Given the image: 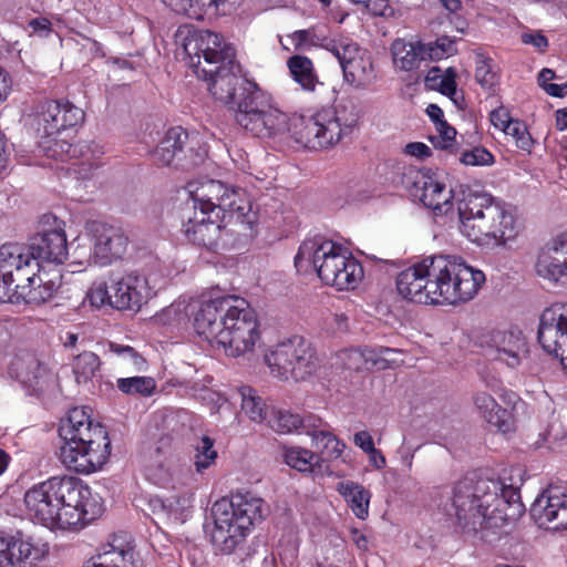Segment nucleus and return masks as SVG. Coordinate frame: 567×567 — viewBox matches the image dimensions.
Listing matches in <instances>:
<instances>
[{"mask_svg": "<svg viewBox=\"0 0 567 567\" xmlns=\"http://www.w3.org/2000/svg\"><path fill=\"white\" fill-rule=\"evenodd\" d=\"M176 38L189 59V66L208 83L212 95L228 106L245 131L260 138L289 135L309 150L326 148L338 142V126L327 124L326 113L319 111L306 117L288 115L271 106L256 83L240 76L235 49L217 33L183 27Z\"/></svg>", "mask_w": 567, "mask_h": 567, "instance_id": "nucleus-1", "label": "nucleus"}, {"mask_svg": "<svg viewBox=\"0 0 567 567\" xmlns=\"http://www.w3.org/2000/svg\"><path fill=\"white\" fill-rule=\"evenodd\" d=\"M452 506L464 532L493 543L525 512L519 489L497 478L465 476L453 488Z\"/></svg>", "mask_w": 567, "mask_h": 567, "instance_id": "nucleus-2", "label": "nucleus"}, {"mask_svg": "<svg viewBox=\"0 0 567 567\" xmlns=\"http://www.w3.org/2000/svg\"><path fill=\"white\" fill-rule=\"evenodd\" d=\"M194 328L234 358L251 352L259 340L255 310L244 299L231 296L203 302L195 313Z\"/></svg>", "mask_w": 567, "mask_h": 567, "instance_id": "nucleus-3", "label": "nucleus"}, {"mask_svg": "<svg viewBox=\"0 0 567 567\" xmlns=\"http://www.w3.org/2000/svg\"><path fill=\"white\" fill-rule=\"evenodd\" d=\"M91 491L74 476H53L24 494V505L33 520L50 529L83 526L89 516Z\"/></svg>", "mask_w": 567, "mask_h": 567, "instance_id": "nucleus-4", "label": "nucleus"}, {"mask_svg": "<svg viewBox=\"0 0 567 567\" xmlns=\"http://www.w3.org/2000/svg\"><path fill=\"white\" fill-rule=\"evenodd\" d=\"M63 445L60 460L70 470L91 474L101 468L111 454V441L105 427L93 424L83 409L70 410L59 427Z\"/></svg>", "mask_w": 567, "mask_h": 567, "instance_id": "nucleus-5", "label": "nucleus"}, {"mask_svg": "<svg viewBox=\"0 0 567 567\" xmlns=\"http://www.w3.org/2000/svg\"><path fill=\"white\" fill-rule=\"evenodd\" d=\"M298 271L313 269L326 285L338 290L354 289L363 277L359 261L331 240L320 237L302 241L295 257Z\"/></svg>", "mask_w": 567, "mask_h": 567, "instance_id": "nucleus-6", "label": "nucleus"}, {"mask_svg": "<svg viewBox=\"0 0 567 567\" xmlns=\"http://www.w3.org/2000/svg\"><path fill=\"white\" fill-rule=\"evenodd\" d=\"M461 231L472 241L505 245L517 235L514 216L488 194H468L458 202Z\"/></svg>", "mask_w": 567, "mask_h": 567, "instance_id": "nucleus-7", "label": "nucleus"}, {"mask_svg": "<svg viewBox=\"0 0 567 567\" xmlns=\"http://www.w3.org/2000/svg\"><path fill=\"white\" fill-rule=\"evenodd\" d=\"M265 511L264 501L249 492L215 502L212 507L215 525L212 543L215 549L224 555L233 554L245 543L251 526L261 520Z\"/></svg>", "mask_w": 567, "mask_h": 567, "instance_id": "nucleus-8", "label": "nucleus"}, {"mask_svg": "<svg viewBox=\"0 0 567 567\" xmlns=\"http://www.w3.org/2000/svg\"><path fill=\"white\" fill-rule=\"evenodd\" d=\"M436 305H456L474 298L485 282L483 271L468 266L461 257H429L426 269Z\"/></svg>", "mask_w": 567, "mask_h": 567, "instance_id": "nucleus-9", "label": "nucleus"}, {"mask_svg": "<svg viewBox=\"0 0 567 567\" xmlns=\"http://www.w3.org/2000/svg\"><path fill=\"white\" fill-rule=\"evenodd\" d=\"M11 252L4 249L1 256H7L11 260L0 261V301L20 303L21 301L30 305H41L52 298L58 286L53 280L43 281L37 276L38 264L22 261L16 254L18 248H11Z\"/></svg>", "mask_w": 567, "mask_h": 567, "instance_id": "nucleus-10", "label": "nucleus"}, {"mask_svg": "<svg viewBox=\"0 0 567 567\" xmlns=\"http://www.w3.org/2000/svg\"><path fill=\"white\" fill-rule=\"evenodd\" d=\"M189 194L194 210L224 216L229 224H240L245 230H251L256 223V213L241 188L228 186L220 181L207 179L196 186L190 185Z\"/></svg>", "mask_w": 567, "mask_h": 567, "instance_id": "nucleus-11", "label": "nucleus"}, {"mask_svg": "<svg viewBox=\"0 0 567 567\" xmlns=\"http://www.w3.org/2000/svg\"><path fill=\"white\" fill-rule=\"evenodd\" d=\"M265 361L271 373L281 380L303 381L318 368L315 349L299 336L278 343L265 354Z\"/></svg>", "mask_w": 567, "mask_h": 567, "instance_id": "nucleus-12", "label": "nucleus"}, {"mask_svg": "<svg viewBox=\"0 0 567 567\" xmlns=\"http://www.w3.org/2000/svg\"><path fill=\"white\" fill-rule=\"evenodd\" d=\"M214 214L194 210V216L184 224V233L189 241L199 247L218 252L229 250L239 240L240 224H229L224 216L213 219Z\"/></svg>", "mask_w": 567, "mask_h": 567, "instance_id": "nucleus-13", "label": "nucleus"}, {"mask_svg": "<svg viewBox=\"0 0 567 567\" xmlns=\"http://www.w3.org/2000/svg\"><path fill=\"white\" fill-rule=\"evenodd\" d=\"M181 126L169 128L152 153L155 164L188 169L204 162L205 150Z\"/></svg>", "mask_w": 567, "mask_h": 567, "instance_id": "nucleus-14", "label": "nucleus"}, {"mask_svg": "<svg viewBox=\"0 0 567 567\" xmlns=\"http://www.w3.org/2000/svg\"><path fill=\"white\" fill-rule=\"evenodd\" d=\"M18 248V254L22 261H35L38 264V269H40V265L42 261L62 264L68 257V244L64 230L62 228L48 229L37 233L29 240L27 246H22L19 244H4L0 247V252L4 249L7 252H11L10 248ZM2 255V254H0ZM9 262L11 260L7 256H0V261L2 259Z\"/></svg>", "mask_w": 567, "mask_h": 567, "instance_id": "nucleus-15", "label": "nucleus"}, {"mask_svg": "<svg viewBox=\"0 0 567 567\" xmlns=\"http://www.w3.org/2000/svg\"><path fill=\"white\" fill-rule=\"evenodd\" d=\"M84 120V112L68 100H45L35 109V124L43 136H53L75 127Z\"/></svg>", "mask_w": 567, "mask_h": 567, "instance_id": "nucleus-16", "label": "nucleus"}, {"mask_svg": "<svg viewBox=\"0 0 567 567\" xmlns=\"http://www.w3.org/2000/svg\"><path fill=\"white\" fill-rule=\"evenodd\" d=\"M482 347L489 360L516 368L527 357L528 347L523 332L517 329L493 330L482 339Z\"/></svg>", "mask_w": 567, "mask_h": 567, "instance_id": "nucleus-17", "label": "nucleus"}, {"mask_svg": "<svg viewBox=\"0 0 567 567\" xmlns=\"http://www.w3.org/2000/svg\"><path fill=\"white\" fill-rule=\"evenodd\" d=\"M537 339L542 348L556 358L567 359V306L546 308L539 318Z\"/></svg>", "mask_w": 567, "mask_h": 567, "instance_id": "nucleus-18", "label": "nucleus"}, {"mask_svg": "<svg viewBox=\"0 0 567 567\" xmlns=\"http://www.w3.org/2000/svg\"><path fill=\"white\" fill-rule=\"evenodd\" d=\"M530 515L540 527L567 529V486L549 485L532 504Z\"/></svg>", "mask_w": 567, "mask_h": 567, "instance_id": "nucleus-19", "label": "nucleus"}, {"mask_svg": "<svg viewBox=\"0 0 567 567\" xmlns=\"http://www.w3.org/2000/svg\"><path fill=\"white\" fill-rule=\"evenodd\" d=\"M91 231L94 238V249L90 258H93L95 264L105 266L125 254L128 238L121 228L94 221L91 225Z\"/></svg>", "mask_w": 567, "mask_h": 567, "instance_id": "nucleus-20", "label": "nucleus"}, {"mask_svg": "<svg viewBox=\"0 0 567 567\" xmlns=\"http://www.w3.org/2000/svg\"><path fill=\"white\" fill-rule=\"evenodd\" d=\"M427 266L429 257L399 274L396 288L404 299L421 305H436L430 287V276L426 274Z\"/></svg>", "mask_w": 567, "mask_h": 567, "instance_id": "nucleus-21", "label": "nucleus"}, {"mask_svg": "<svg viewBox=\"0 0 567 567\" xmlns=\"http://www.w3.org/2000/svg\"><path fill=\"white\" fill-rule=\"evenodd\" d=\"M112 308L117 310H140L151 297V288L143 276L130 274L111 279Z\"/></svg>", "mask_w": 567, "mask_h": 567, "instance_id": "nucleus-22", "label": "nucleus"}, {"mask_svg": "<svg viewBox=\"0 0 567 567\" xmlns=\"http://www.w3.org/2000/svg\"><path fill=\"white\" fill-rule=\"evenodd\" d=\"M86 567H142V564L131 537L121 533L113 535Z\"/></svg>", "mask_w": 567, "mask_h": 567, "instance_id": "nucleus-23", "label": "nucleus"}, {"mask_svg": "<svg viewBox=\"0 0 567 567\" xmlns=\"http://www.w3.org/2000/svg\"><path fill=\"white\" fill-rule=\"evenodd\" d=\"M41 550L21 533L11 536L0 530V567H35Z\"/></svg>", "mask_w": 567, "mask_h": 567, "instance_id": "nucleus-24", "label": "nucleus"}, {"mask_svg": "<svg viewBox=\"0 0 567 567\" xmlns=\"http://www.w3.org/2000/svg\"><path fill=\"white\" fill-rule=\"evenodd\" d=\"M474 404L485 421L503 433L511 432L514 425L512 412L497 404L495 399L487 392H477Z\"/></svg>", "mask_w": 567, "mask_h": 567, "instance_id": "nucleus-25", "label": "nucleus"}, {"mask_svg": "<svg viewBox=\"0 0 567 567\" xmlns=\"http://www.w3.org/2000/svg\"><path fill=\"white\" fill-rule=\"evenodd\" d=\"M329 116L327 124L337 125V141L339 142L343 135L349 134L355 127L361 118L359 105L351 99L340 100L333 110H321Z\"/></svg>", "mask_w": 567, "mask_h": 567, "instance_id": "nucleus-26", "label": "nucleus"}, {"mask_svg": "<svg viewBox=\"0 0 567 567\" xmlns=\"http://www.w3.org/2000/svg\"><path fill=\"white\" fill-rule=\"evenodd\" d=\"M452 197V189H446L443 183L427 176L426 185L422 184L414 199L422 203L424 207L435 212V214L442 215L449 212Z\"/></svg>", "mask_w": 567, "mask_h": 567, "instance_id": "nucleus-27", "label": "nucleus"}, {"mask_svg": "<svg viewBox=\"0 0 567 567\" xmlns=\"http://www.w3.org/2000/svg\"><path fill=\"white\" fill-rule=\"evenodd\" d=\"M392 54L395 65L402 71L417 69L422 61L429 59L425 44L396 40L392 44Z\"/></svg>", "mask_w": 567, "mask_h": 567, "instance_id": "nucleus-28", "label": "nucleus"}, {"mask_svg": "<svg viewBox=\"0 0 567 567\" xmlns=\"http://www.w3.org/2000/svg\"><path fill=\"white\" fill-rule=\"evenodd\" d=\"M337 491L349 504L353 514L360 519H365L369 514L370 492L353 481L339 482Z\"/></svg>", "mask_w": 567, "mask_h": 567, "instance_id": "nucleus-29", "label": "nucleus"}, {"mask_svg": "<svg viewBox=\"0 0 567 567\" xmlns=\"http://www.w3.org/2000/svg\"><path fill=\"white\" fill-rule=\"evenodd\" d=\"M287 66L291 78L302 90L313 92L318 84H322L318 79L312 61L308 56L292 55L287 60Z\"/></svg>", "mask_w": 567, "mask_h": 567, "instance_id": "nucleus-30", "label": "nucleus"}, {"mask_svg": "<svg viewBox=\"0 0 567 567\" xmlns=\"http://www.w3.org/2000/svg\"><path fill=\"white\" fill-rule=\"evenodd\" d=\"M392 183L401 185L414 198L422 184L425 186L427 175L415 166L398 163L392 167Z\"/></svg>", "mask_w": 567, "mask_h": 567, "instance_id": "nucleus-31", "label": "nucleus"}, {"mask_svg": "<svg viewBox=\"0 0 567 567\" xmlns=\"http://www.w3.org/2000/svg\"><path fill=\"white\" fill-rule=\"evenodd\" d=\"M321 460L318 453L301 447H290L284 453L285 463L303 473H322Z\"/></svg>", "mask_w": 567, "mask_h": 567, "instance_id": "nucleus-32", "label": "nucleus"}, {"mask_svg": "<svg viewBox=\"0 0 567 567\" xmlns=\"http://www.w3.org/2000/svg\"><path fill=\"white\" fill-rule=\"evenodd\" d=\"M347 83L357 89H367L375 80L373 63L370 58L360 56L342 69Z\"/></svg>", "mask_w": 567, "mask_h": 567, "instance_id": "nucleus-33", "label": "nucleus"}, {"mask_svg": "<svg viewBox=\"0 0 567 567\" xmlns=\"http://www.w3.org/2000/svg\"><path fill=\"white\" fill-rule=\"evenodd\" d=\"M311 437L318 451V455L322 457L321 465L326 468L328 466L324 465V462L337 460L346 449V444L342 441L326 430L315 431Z\"/></svg>", "mask_w": 567, "mask_h": 567, "instance_id": "nucleus-34", "label": "nucleus"}, {"mask_svg": "<svg viewBox=\"0 0 567 567\" xmlns=\"http://www.w3.org/2000/svg\"><path fill=\"white\" fill-rule=\"evenodd\" d=\"M323 48L338 59L342 69L361 56L360 47L349 38L326 40Z\"/></svg>", "mask_w": 567, "mask_h": 567, "instance_id": "nucleus-35", "label": "nucleus"}, {"mask_svg": "<svg viewBox=\"0 0 567 567\" xmlns=\"http://www.w3.org/2000/svg\"><path fill=\"white\" fill-rule=\"evenodd\" d=\"M117 389L130 396H151L156 390V382L152 377L120 378Z\"/></svg>", "mask_w": 567, "mask_h": 567, "instance_id": "nucleus-36", "label": "nucleus"}, {"mask_svg": "<svg viewBox=\"0 0 567 567\" xmlns=\"http://www.w3.org/2000/svg\"><path fill=\"white\" fill-rule=\"evenodd\" d=\"M13 365L18 371V377L25 383L38 384L39 379H41L45 373V368L32 353L18 357L14 360Z\"/></svg>", "mask_w": 567, "mask_h": 567, "instance_id": "nucleus-37", "label": "nucleus"}, {"mask_svg": "<svg viewBox=\"0 0 567 567\" xmlns=\"http://www.w3.org/2000/svg\"><path fill=\"white\" fill-rule=\"evenodd\" d=\"M535 270L539 277L557 282L561 277L567 276V259L560 261L543 252L536 260Z\"/></svg>", "mask_w": 567, "mask_h": 567, "instance_id": "nucleus-38", "label": "nucleus"}, {"mask_svg": "<svg viewBox=\"0 0 567 567\" xmlns=\"http://www.w3.org/2000/svg\"><path fill=\"white\" fill-rule=\"evenodd\" d=\"M101 365L100 358L90 351H85L75 357L73 372L78 383H86L92 380Z\"/></svg>", "mask_w": 567, "mask_h": 567, "instance_id": "nucleus-39", "label": "nucleus"}, {"mask_svg": "<svg viewBox=\"0 0 567 567\" xmlns=\"http://www.w3.org/2000/svg\"><path fill=\"white\" fill-rule=\"evenodd\" d=\"M241 410L251 421L262 422L267 417L266 405L255 391L245 386L240 389Z\"/></svg>", "mask_w": 567, "mask_h": 567, "instance_id": "nucleus-40", "label": "nucleus"}, {"mask_svg": "<svg viewBox=\"0 0 567 567\" xmlns=\"http://www.w3.org/2000/svg\"><path fill=\"white\" fill-rule=\"evenodd\" d=\"M195 467L198 473L212 466L217 458L214 440L207 435L202 436L195 445Z\"/></svg>", "mask_w": 567, "mask_h": 567, "instance_id": "nucleus-41", "label": "nucleus"}, {"mask_svg": "<svg viewBox=\"0 0 567 567\" xmlns=\"http://www.w3.org/2000/svg\"><path fill=\"white\" fill-rule=\"evenodd\" d=\"M225 0H187L184 11L176 13L188 17L194 20H203L206 14H215L219 3Z\"/></svg>", "mask_w": 567, "mask_h": 567, "instance_id": "nucleus-42", "label": "nucleus"}, {"mask_svg": "<svg viewBox=\"0 0 567 567\" xmlns=\"http://www.w3.org/2000/svg\"><path fill=\"white\" fill-rule=\"evenodd\" d=\"M269 424L274 431L287 434L299 430L303 422L299 414L279 410L274 413L272 419L269 420Z\"/></svg>", "mask_w": 567, "mask_h": 567, "instance_id": "nucleus-43", "label": "nucleus"}, {"mask_svg": "<svg viewBox=\"0 0 567 567\" xmlns=\"http://www.w3.org/2000/svg\"><path fill=\"white\" fill-rule=\"evenodd\" d=\"M504 133L507 136H511L515 141V145L520 151L530 153L535 141L533 140L532 135L529 134L527 126L524 122L519 120H514L505 130Z\"/></svg>", "mask_w": 567, "mask_h": 567, "instance_id": "nucleus-44", "label": "nucleus"}, {"mask_svg": "<svg viewBox=\"0 0 567 567\" xmlns=\"http://www.w3.org/2000/svg\"><path fill=\"white\" fill-rule=\"evenodd\" d=\"M492 62V59H487L482 54H477L476 56L475 78L477 82L484 87L493 86L497 80V75L493 70Z\"/></svg>", "mask_w": 567, "mask_h": 567, "instance_id": "nucleus-45", "label": "nucleus"}, {"mask_svg": "<svg viewBox=\"0 0 567 567\" xmlns=\"http://www.w3.org/2000/svg\"><path fill=\"white\" fill-rule=\"evenodd\" d=\"M460 162L471 166H491L494 164L495 158L486 148L477 146L470 151H464Z\"/></svg>", "mask_w": 567, "mask_h": 567, "instance_id": "nucleus-46", "label": "nucleus"}, {"mask_svg": "<svg viewBox=\"0 0 567 567\" xmlns=\"http://www.w3.org/2000/svg\"><path fill=\"white\" fill-rule=\"evenodd\" d=\"M87 299L96 308L106 303L112 307L111 285L109 286L105 281H95L87 292Z\"/></svg>", "mask_w": 567, "mask_h": 567, "instance_id": "nucleus-47", "label": "nucleus"}, {"mask_svg": "<svg viewBox=\"0 0 567 567\" xmlns=\"http://www.w3.org/2000/svg\"><path fill=\"white\" fill-rule=\"evenodd\" d=\"M430 60H441L455 52L454 41L449 37H441L435 42L425 44Z\"/></svg>", "mask_w": 567, "mask_h": 567, "instance_id": "nucleus-48", "label": "nucleus"}, {"mask_svg": "<svg viewBox=\"0 0 567 567\" xmlns=\"http://www.w3.org/2000/svg\"><path fill=\"white\" fill-rule=\"evenodd\" d=\"M110 350L124 359L132 362L135 371L142 372L146 368V360L130 346H122L117 343H110Z\"/></svg>", "mask_w": 567, "mask_h": 567, "instance_id": "nucleus-49", "label": "nucleus"}, {"mask_svg": "<svg viewBox=\"0 0 567 567\" xmlns=\"http://www.w3.org/2000/svg\"><path fill=\"white\" fill-rule=\"evenodd\" d=\"M456 71L453 68H447L444 72V76L440 80L437 86L434 91L442 93L443 95L449 96L454 103H457L456 93H457V84H456Z\"/></svg>", "mask_w": 567, "mask_h": 567, "instance_id": "nucleus-50", "label": "nucleus"}, {"mask_svg": "<svg viewBox=\"0 0 567 567\" xmlns=\"http://www.w3.org/2000/svg\"><path fill=\"white\" fill-rule=\"evenodd\" d=\"M188 501L182 496H171L166 498V517L177 522H183L184 512Z\"/></svg>", "mask_w": 567, "mask_h": 567, "instance_id": "nucleus-51", "label": "nucleus"}, {"mask_svg": "<svg viewBox=\"0 0 567 567\" xmlns=\"http://www.w3.org/2000/svg\"><path fill=\"white\" fill-rule=\"evenodd\" d=\"M520 40L524 44L533 45L539 52H544L548 47L547 38L538 31L523 32L520 35Z\"/></svg>", "mask_w": 567, "mask_h": 567, "instance_id": "nucleus-52", "label": "nucleus"}, {"mask_svg": "<svg viewBox=\"0 0 567 567\" xmlns=\"http://www.w3.org/2000/svg\"><path fill=\"white\" fill-rule=\"evenodd\" d=\"M509 114V111L499 106L491 112V122L496 127L504 132V130L514 121Z\"/></svg>", "mask_w": 567, "mask_h": 567, "instance_id": "nucleus-53", "label": "nucleus"}, {"mask_svg": "<svg viewBox=\"0 0 567 567\" xmlns=\"http://www.w3.org/2000/svg\"><path fill=\"white\" fill-rule=\"evenodd\" d=\"M436 130L440 133L441 142L437 143L436 146L441 148H447L450 143L454 141L456 136V130L452 127L446 121H442L439 125H436Z\"/></svg>", "mask_w": 567, "mask_h": 567, "instance_id": "nucleus-54", "label": "nucleus"}, {"mask_svg": "<svg viewBox=\"0 0 567 567\" xmlns=\"http://www.w3.org/2000/svg\"><path fill=\"white\" fill-rule=\"evenodd\" d=\"M313 38L315 32L311 29L298 30L290 35V39L292 40L296 50H300L307 44L313 45Z\"/></svg>", "mask_w": 567, "mask_h": 567, "instance_id": "nucleus-55", "label": "nucleus"}, {"mask_svg": "<svg viewBox=\"0 0 567 567\" xmlns=\"http://www.w3.org/2000/svg\"><path fill=\"white\" fill-rule=\"evenodd\" d=\"M365 8L373 16L391 17L393 14L388 0H369Z\"/></svg>", "mask_w": 567, "mask_h": 567, "instance_id": "nucleus-56", "label": "nucleus"}, {"mask_svg": "<svg viewBox=\"0 0 567 567\" xmlns=\"http://www.w3.org/2000/svg\"><path fill=\"white\" fill-rule=\"evenodd\" d=\"M353 443L367 454L374 447L373 439L368 431L357 432L353 435Z\"/></svg>", "mask_w": 567, "mask_h": 567, "instance_id": "nucleus-57", "label": "nucleus"}, {"mask_svg": "<svg viewBox=\"0 0 567 567\" xmlns=\"http://www.w3.org/2000/svg\"><path fill=\"white\" fill-rule=\"evenodd\" d=\"M405 154L415 156L417 158H424L431 155V148L421 142H412L405 145Z\"/></svg>", "mask_w": 567, "mask_h": 567, "instance_id": "nucleus-58", "label": "nucleus"}, {"mask_svg": "<svg viewBox=\"0 0 567 567\" xmlns=\"http://www.w3.org/2000/svg\"><path fill=\"white\" fill-rule=\"evenodd\" d=\"M444 73L439 66H433L427 71L424 78V84L427 90L434 91Z\"/></svg>", "mask_w": 567, "mask_h": 567, "instance_id": "nucleus-59", "label": "nucleus"}, {"mask_svg": "<svg viewBox=\"0 0 567 567\" xmlns=\"http://www.w3.org/2000/svg\"><path fill=\"white\" fill-rule=\"evenodd\" d=\"M33 32L40 35H48L51 32V22L47 18H35L29 22Z\"/></svg>", "mask_w": 567, "mask_h": 567, "instance_id": "nucleus-60", "label": "nucleus"}, {"mask_svg": "<svg viewBox=\"0 0 567 567\" xmlns=\"http://www.w3.org/2000/svg\"><path fill=\"white\" fill-rule=\"evenodd\" d=\"M12 85L9 73L0 66V102L4 101Z\"/></svg>", "mask_w": 567, "mask_h": 567, "instance_id": "nucleus-61", "label": "nucleus"}, {"mask_svg": "<svg viewBox=\"0 0 567 567\" xmlns=\"http://www.w3.org/2000/svg\"><path fill=\"white\" fill-rule=\"evenodd\" d=\"M302 422L303 424L301 425L300 429H303L306 433L310 436L315 431H319L318 429L322 424V420L315 415H308L306 417H302Z\"/></svg>", "mask_w": 567, "mask_h": 567, "instance_id": "nucleus-62", "label": "nucleus"}, {"mask_svg": "<svg viewBox=\"0 0 567 567\" xmlns=\"http://www.w3.org/2000/svg\"><path fill=\"white\" fill-rule=\"evenodd\" d=\"M368 456H369L370 464L374 468L381 470V468L385 467V464H386L385 456L383 455V453L380 450L373 447L372 451H369Z\"/></svg>", "mask_w": 567, "mask_h": 567, "instance_id": "nucleus-63", "label": "nucleus"}, {"mask_svg": "<svg viewBox=\"0 0 567 567\" xmlns=\"http://www.w3.org/2000/svg\"><path fill=\"white\" fill-rule=\"evenodd\" d=\"M551 249L555 252L567 255V230L560 233L553 239Z\"/></svg>", "mask_w": 567, "mask_h": 567, "instance_id": "nucleus-64", "label": "nucleus"}]
</instances>
